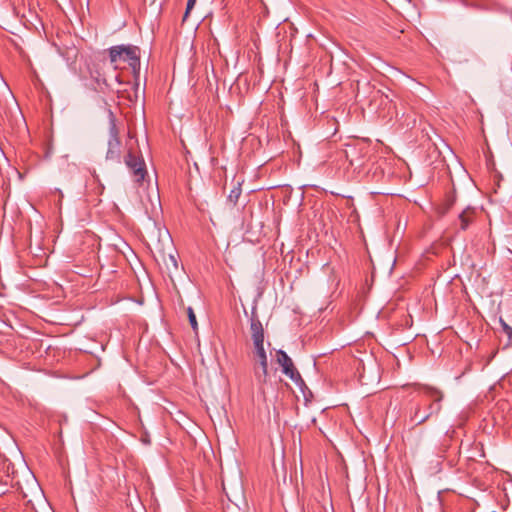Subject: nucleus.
<instances>
[{
  "label": "nucleus",
  "instance_id": "1",
  "mask_svg": "<svg viewBox=\"0 0 512 512\" xmlns=\"http://www.w3.org/2000/svg\"><path fill=\"white\" fill-rule=\"evenodd\" d=\"M414 390L417 393V401L410 409V421L418 426L440 413L444 392L426 384H415Z\"/></svg>",
  "mask_w": 512,
  "mask_h": 512
},
{
  "label": "nucleus",
  "instance_id": "2",
  "mask_svg": "<svg viewBox=\"0 0 512 512\" xmlns=\"http://www.w3.org/2000/svg\"><path fill=\"white\" fill-rule=\"evenodd\" d=\"M139 53V48L133 45H118L109 49L110 61L112 63H117L121 60L127 61L134 70L140 65Z\"/></svg>",
  "mask_w": 512,
  "mask_h": 512
},
{
  "label": "nucleus",
  "instance_id": "3",
  "mask_svg": "<svg viewBox=\"0 0 512 512\" xmlns=\"http://www.w3.org/2000/svg\"><path fill=\"white\" fill-rule=\"evenodd\" d=\"M140 198L146 215L150 220L156 222L162 210L159 192L152 190V192L146 193L145 198L142 195H140Z\"/></svg>",
  "mask_w": 512,
  "mask_h": 512
},
{
  "label": "nucleus",
  "instance_id": "4",
  "mask_svg": "<svg viewBox=\"0 0 512 512\" xmlns=\"http://www.w3.org/2000/svg\"><path fill=\"white\" fill-rule=\"evenodd\" d=\"M127 159L126 160H145L146 157H150V148L147 140L144 139L142 147L140 146L137 139L133 136H129L127 140Z\"/></svg>",
  "mask_w": 512,
  "mask_h": 512
},
{
  "label": "nucleus",
  "instance_id": "5",
  "mask_svg": "<svg viewBox=\"0 0 512 512\" xmlns=\"http://www.w3.org/2000/svg\"><path fill=\"white\" fill-rule=\"evenodd\" d=\"M119 148L120 141L118 138V129L115 123V118L112 112H110V121H109V141H108V151H107V160H113L119 156Z\"/></svg>",
  "mask_w": 512,
  "mask_h": 512
},
{
  "label": "nucleus",
  "instance_id": "6",
  "mask_svg": "<svg viewBox=\"0 0 512 512\" xmlns=\"http://www.w3.org/2000/svg\"><path fill=\"white\" fill-rule=\"evenodd\" d=\"M129 170L133 176L134 182L143 190H148L150 187V181H146L148 176L146 162H126Z\"/></svg>",
  "mask_w": 512,
  "mask_h": 512
},
{
  "label": "nucleus",
  "instance_id": "7",
  "mask_svg": "<svg viewBox=\"0 0 512 512\" xmlns=\"http://www.w3.org/2000/svg\"><path fill=\"white\" fill-rule=\"evenodd\" d=\"M277 361L282 366L283 372L291 380L297 382L301 380V376L295 368L292 359L282 350L277 352Z\"/></svg>",
  "mask_w": 512,
  "mask_h": 512
},
{
  "label": "nucleus",
  "instance_id": "8",
  "mask_svg": "<svg viewBox=\"0 0 512 512\" xmlns=\"http://www.w3.org/2000/svg\"><path fill=\"white\" fill-rule=\"evenodd\" d=\"M240 301L242 303V307L244 310V314L246 317L249 318L250 321V332H251V340L253 341L254 345L256 346V320H255V313H256V298L253 299L252 305H251V313L248 314V311L243 303L242 298H240Z\"/></svg>",
  "mask_w": 512,
  "mask_h": 512
},
{
  "label": "nucleus",
  "instance_id": "9",
  "mask_svg": "<svg viewBox=\"0 0 512 512\" xmlns=\"http://www.w3.org/2000/svg\"><path fill=\"white\" fill-rule=\"evenodd\" d=\"M472 217H473V211L470 210V209H467L465 211H463L460 215H459V220H460V223H461V228L463 230H465L469 223L472 221Z\"/></svg>",
  "mask_w": 512,
  "mask_h": 512
},
{
  "label": "nucleus",
  "instance_id": "10",
  "mask_svg": "<svg viewBox=\"0 0 512 512\" xmlns=\"http://www.w3.org/2000/svg\"><path fill=\"white\" fill-rule=\"evenodd\" d=\"M262 342H263V339L262 338L260 339V333L258 332V350H257L258 361L261 362V365L265 369L266 368V355H265L264 349L262 347Z\"/></svg>",
  "mask_w": 512,
  "mask_h": 512
},
{
  "label": "nucleus",
  "instance_id": "11",
  "mask_svg": "<svg viewBox=\"0 0 512 512\" xmlns=\"http://www.w3.org/2000/svg\"><path fill=\"white\" fill-rule=\"evenodd\" d=\"M187 314H188L189 323H190L193 331L197 332V330H198V323H197L196 315H195L192 307H188Z\"/></svg>",
  "mask_w": 512,
  "mask_h": 512
},
{
  "label": "nucleus",
  "instance_id": "12",
  "mask_svg": "<svg viewBox=\"0 0 512 512\" xmlns=\"http://www.w3.org/2000/svg\"><path fill=\"white\" fill-rule=\"evenodd\" d=\"M503 332L508 336L509 340H512V327L509 326L502 318L499 320Z\"/></svg>",
  "mask_w": 512,
  "mask_h": 512
},
{
  "label": "nucleus",
  "instance_id": "13",
  "mask_svg": "<svg viewBox=\"0 0 512 512\" xmlns=\"http://www.w3.org/2000/svg\"><path fill=\"white\" fill-rule=\"evenodd\" d=\"M241 194V190L239 187H236L234 189L231 190L229 196H228V199L230 202H233V203H236L239 196Z\"/></svg>",
  "mask_w": 512,
  "mask_h": 512
},
{
  "label": "nucleus",
  "instance_id": "14",
  "mask_svg": "<svg viewBox=\"0 0 512 512\" xmlns=\"http://www.w3.org/2000/svg\"><path fill=\"white\" fill-rule=\"evenodd\" d=\"M440 155L442 160H447L448 158L454 157L453 151L447 145H444V149L440 151Z\"/></svg>",
  "mask_w": 512,
  "mask_h": 512
},
{
  "label": "nucleus",
  "instance_id": "15",
  "mask_svg": "<svg viewBox=\"0 0 512 512\" xmlns=\"http://www.w3.org/2000/svg\"><path fill=\"white\" fill-rule=\"evenodd\" d=\"M196 0H188L186 5L185 17L189 14V12L193 9Z\"/></svg>",
  "mask_w": 512,
  "mask_h": 512
},
{
  "label": "nucleus",
  "instance_id": "16",
  "mask_svg": "<svg viewBox=\"0 0 512 512\" xmlns=\"http://www.w3.org/2000/svg\"><path fill=\"white\" fill-rule=\"evenodd\" d=\"M170 260L173 263L174 267L177 268V261L174 256L170 255Z\"/></svg>",
  "mask_w": 512,
  "mask_h": 512
},
{
  "label": "nucleus",
  "instance_id": "17",
  "mask_svg": "<svg viewBox=\"0 0 512 512\" xmlns=\"http://www.w3.org/2000/svg\"><path fill=\"white\" fill-rule=\"evenodd\" d=\"M258 331H259V333H260V336H261V335L263 336V334H262L263 328H261V325H260V323H259V322H258Z\"/></svg>",
  "mask_w": 512,
  "mask_h": 512
},
{
  "label": "nucleus",
  "instance_id": "18",
  "mask_svg": "<svg viewBox=\"0 0 512 512\" xmlns=\"http://www.w3.org/2000/svg\"><path fill=\"white\" fill-rule=\"evenodd\" d=\"M194 166L196 167V169H198L197 162H194Z\"/></svg>",
  "mask_w": 512,
  "mask_h": 512
}]
</instances>
